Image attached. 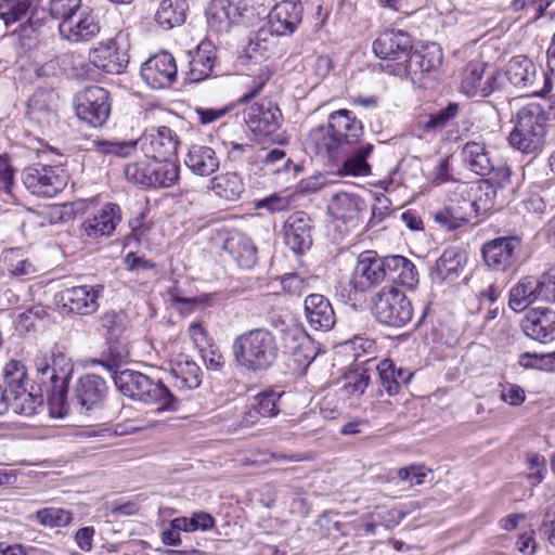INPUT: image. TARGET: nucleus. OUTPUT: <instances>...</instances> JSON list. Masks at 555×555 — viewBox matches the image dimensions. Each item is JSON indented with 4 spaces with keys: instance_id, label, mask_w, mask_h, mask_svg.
<instances>
[{
    "instance_id": "obj_48",
    "label": "nucleus",
    "mask_w": 555,
    "mask_h": 555,
    "mask_svg": "<svg viewBox=\"0 0 555 555\" xmlns=\"http://www.w3.org/2000/svg\"><path fill=\"white\" fill-rule=\"evenodd\" d=\"M498 190L490 181H482L477 190L475 198L470 199V215L482 216L496 206Z\"/></svg>"
},
{
    "instance_id": "obj_7",
    "label": "nucleus",
    "mask_w": 555,
    "mask_h": 555,
    "mask_svg": "<svg viewBox=\"0 0 555 555\" xmlns=\"http://www.w3.org/2000/svg\"><path fill=\"white\" fill-rule=\"evenodd\" d=\"M372 313L384 325L402 327L413 317V307L406 295L396 286H385L372 297Z\"/></svg>"
},
{
    "instance_id": "obj_22",
    "label": "nucleus",
    "mask_w": 555,
    "mask_h": 555,
    "mask_svg": "<svg viewBox=\"0 0 555 555\" xmlns=\"http://www.w3.org/2000/svg\"><path fill=\"white\" fill-rule=\"evenodd\" d=\"M411 50V37L403 30L387 29L373 42V51L377 57L396 63L404 61Z\"/></svg>"
},
{
    "instance_id": "obj_32",
    "label": "nucleus",
    "mask_w": 555,
    "mask_h": 555,
    "mask_svg": "<svg viewBox=\"0 0 555 555\" xmlns=\"http://www.w3.org/2000/svg\"><path fill=\"white\" fill-rule=\"evenodd\" d=\"M284 347L299 364L308 365L314 359L312 340L299 326L287 327L283 335Z\"/></svg>"
},
{
    "instance_id": "obj_26",
    "label": "nucleus",
    "mask_w": 555,
    "mask_h": 555,
    "mask_svg": "<svg viewBox=\"0 0 555 555\" xmlns=\"http://www.w3.org/2000/svg\"><path fill=\"white\" fill-rule=\"evenodd\" d=\"M222 240V248L229 253L242 268H251L257 261V248L253 241L237 230L219 234Z\"/></svg>"
},
{
    "instance_id": "obj_11",
    "label": "nucleus",
    "mask_w": 555,
    "mask_h": 555,
    "mask_svg": "<svg viewBox=\"0 0 555 555\" xmlns=\"http://www.w3.org/2000/svg\"><path fill=\"white\" fill-rule=\"evenodd\" d=\"M384 281H387L386 257H379L375 250L362 251L350 279L352 288L365 292Z\"/></svg>"
},
{
    "instance_id": "obj_25",
    "label": "nucleus",
    "mask_w": 555,
    "mask_h": 555,
    "mask_svg": "<svg viewBox=\"0 0 555 555\" xmlns=\"http://www.w3.org/2000/svg\"><path fill=\"white\" fill-rule=\"evenodd\" d=\"M524 333L539 343L555 339V311L550 309H532L521 322Z\"/></svg>"
},
{
    "instance_id": "obj_63",
    "label": "nucleus",
    "mask_w": 555,
    "mask_h": 555,
    "mask_svg": "<svg viewBox=\"0 0 555 555\" xmlns=\"http://www.w3.org/2000/svg\"><path fill=\"white\" fill-rule=\"evenodd\" d=\"M541 300L555 302V264L539 278Z\"/></svg>"
},
{
    "instance_id": "obj_9",
    "label": "nucleus",
    "mask_w": 555,
    "mask_h": 555,
    "mask_svg": "<svg viewBox=\"0 0 555 555\" xmlns=\"http://www.w3.org/2000/svg\"><path fill=\"white\" fill-rule=\"evenodd\" d=\"M507 80L519 89H529L533 94L544 95L552 89L551 80L543 70L527 56L512 57L505 66Z\"/></svg>"
},
{
    "instance_id": "obj_12",
    "label": "nucleus",
    "mask_w": 555,
    "mask_h": 555,
    "mask_svg": "<svg viewBox=\"0 0 555 555\" xmlns=\"http://www.w3.org/2000/svg\"><path fill=\"white\" fill-rule=\"evenodd\" d=\"M245 7L232 0H211L205 15L210 31L216 34H229L244 21Z\"/></svg>"
},
{
    "instance_id": "obj_33",
    "label": "nucleus",
    "mask_w": 555,
    "mask_h": 555,
    "mask_svg": "<svg viewBox=\"0 0 555 555\" xmlns=\"http://www.w3.org/2000/svg\"><path fill=\"white\" fill-rule=\"evenodd\" d=\"M373 151L371 143H361L353 145L350 152L341 154L336 160H343L341 167L337 172L339 176H367L371 167L367 163V157Z\"/></svg>"
},
{
    "instance_id": "obj_23",
    "label": "nucleus",
    "mask_w": 555,
    "mask_h": 555,
    "mask_svg": "<svg viewBox=\"0 0 555 555\" xmlns=\"http://www.w3.org/2000/svg\"><path fill=\"white\" fill-rule=\"evenodd\" d=\"M311 219L304 211L292 214L283 225L284 242L295 254H302L311 247Z\"/></svg>"
},
{
    "instance_id": "obj_16",
    "label": "nucleus",
    "mask_w": 555,
    "mask_h": 555,
    "mask_svg": "<svg viewBox=\"0 0 555 555\" xmlns=\"http://www.w3.org/2000/svg\"><path fill=\"white\" fill-rule=\"evenodd\" d=\"M178 67L175 57L167 51L151 56L141 67L142 79L153 89L167 88L176 81Z\"/></svg>"
},
{
    "instance_id": "obj_29",
    "label": "nucleus",
    "mask_w": 555,
    "mask_h": 555,
    "mask_svg": "<svg viewBox=\"0 0 555 555\" xmlns=\"http://www.w3.org/2000/svg\"><path fill=\"white\" fill-rule=\"evenodd\" d=\"M107 392L105 380L94 374L81 376L75 388V399L82 410L90 411L101 403Z\"/></svg>"
},
{
    "instance_id": "obj_44",
    "label": "nucleus",
    "mask_w": 555,
    "mask_h": 555,
    "mask_svg": "<svg viewBox=\"0 0 555 555\" xmlns=\"http://www.w3.org/2000/svg\"><path fill=\"white\" fill-rule=\"evenodd\" d=\"M62 377L57 382L51 384L49 404L52 415L63 417L67 413L66 395L68 378L73 372L72 363H65L61 367Z\"/></svg>"
},
{
    "instance_id": "obj_36",
    "label": "nucleus",
    "mask_w": 555,
    "mask_h": 555,
    "mask_svg": "<svg viewBox=\"0 0 555 555\" xmlns=\"http://www.w3.org/2000/svg\"><path fill=\"white\" fill-rule=\"evenodd\" d=\"M461 156L476 175L488 176L493 170V163L483 142L468 141L464 144Z\"/></svg>"
},
{
    "instance_id": "obj_64",
    "label": "nucleus",
    "mask_w": 555,
    "mask_h": 555,
    "mask_svg": "<svg viewBox=\"0 0 555 555\" xmlns=\"http://www.w3.org/2000/svg\"><path fill=\"white\" fill-rule=\"evenodd\" d=\"M511 9L514 12L525 11L526 15H530V20H538L543 11L544 7L542 0H513Z\"/></svg>"
},
{
    "instance_id": "obj_20",
    "label": "nucleus",
    "mask_w": 555,
    "mask_h": 555,
    "mask_svg": "<svg viewBox=\"0 0 555 555\" xmlns=\"http://www.w3.org/2000/svg\"><path fill=\"white\" fill-rule=\"evenodd\" d=\"M520 249V240L516 236H505L491 240L482 246V257L488 267L504 271L512 267Z\"/></svg>"
},
{
    "instance_id": "obj_31",
    "label": "nucleus",
    "mask_w": 555,
    "mask_h": 555,
    "mask_svg": "<svg viewBox=\"0 0 555 555\" xmlns=\"http://www.w3.org/2000/svg\"><path fill=\"white\" fill-rule=\"evenodd\" d=\"M189 70L186 77L191 82H198L211 75L216 62L212 44L202 41L195 51L189 52Z\"/></svg>"
},
{
    "instance_id": "obj_62",
    "label": "nucleus",
    "mask_w": 555,
    "mask_h": 555,
    "mask_svg": "<svg viewBox=\"0 0 555 555\" xmlns=\"http://www.w3.org/2000/svg\"><path fill=\"white\" fill-rule=\"evenodd\" d=\"M527 463L529 465V479L533 485H538L542 482L544 479V474L546 472L545 459L544 456L537 453H528L527 454Z\"/></svg>"
},
{
    "instance_id": "obj_14",
    "label": "nucleus",
    "mask_w": 555,
    "mask_h": 555,
    "mask_svg": "<svg viewBox=\"0 0 555 555\" xmlns=\"http://www.w3.org/2000/svg\"><path fill=\"white\" fill-rule=\"evenodd\" d=\"M103 292L102 284L67 287L60 293V302L70 312L90 315L98 311L99 299L103 296Z\"/></svg>"
},
{
    "instance_id": "obj_45",
    "label": "nucleus",
    "mask_w": 555,
    "mask_h": 555,
    "mask_svg": "<svg viewBox=\"0 0 555 555\" xmlns=\"http://www.w3.org/2000/svg\"><path fill=\"white\" fill-rule=\"evenodd\" d=\"M102 328L105 331L108 340L117 341L124 338L130 328V321L122 310H109L100 318Z\"/></svg>"
},
{
    "instance_id": "obj_61",
    "label": "nucleus",
    "mask_w": 555,
    "mask_h": 555,
    "mask_svg": "<svg viewBox=\"0 0 555 555\" xmlns=\"http://www.w3.org/2000/svg\"><path fill=\"white\" fill-rule=\"evenodd\" d=\"M289 206V198L278 194H272L255 202V208L267 209L269 212L284 211L287 210Z\"/></svg>"
},
{
    "instance_id": "obj_59",
    "label": "nucleus",
    "mask_w": 555,
    "mask_h": 555,
    "mask_svg": "<svg viewBox=\"0 0 555 555\" xmlns=\"http://www.w3.org/2000/svg\"><path fill=\"white\" fill-rule=\"evenodd\" d=\"M281 285L285 293L301 296L309 288V281L297 273H288L281 278Z\"/></svg>"
},
{
    "instance_id": "obj_17",
    "label": "nucleus",
    "mask_w": 555,
    "mask_h": 555,
    "mask_svg": "<svg viewBox=\"0 0 555 555\" xmlns=\"http://www.w3.org/2000/svg\"><path fill=\"white\" fill-rule=\"evenodd\" d=\"M244 120L258 137H271L282 124V113L271 101L256 102L248 106Z\"/></svg>"
},
{
    "instance_id": "obj_56",
    "label": "nucleus",
    "mask_w": 555,
    "mask_h": 555,
    "mask_svg": "<svg viewBox=\"0 0 555 555\" xmlns=\"http://www.w3.org/2000/svg\"><path fill=\"white\" fill-rule=\"evenodd\" d=\"M459 113V105L456 103H450L443 109L433 114L422 125L425 131H436L442 129L447 122L453 119Z\"/></svg>"
},
{
    "instance_id": "obj_39",
    "label": "nucleus",
    "mask_w": 555,
    "mask_h": 555,
    "mask_svg": "<svg viewBox=\"0 0 555 555\" xmlns=\"http://www.w3.org/2000/svg\"><path fill=\"white\" fill-rule=\"evenodd\" d=\"M50 93L37 91L28 101L29 119L42 129L51 128L57 120L54 108L48 102Z\"/></svg>"
},
{
    "instance_id": "obj_50",
    "label": "nucleus",
    "mask_w": 555,
    "mask_h": 555,
    "mask_svg": "<svg viewBox=\"0 0 555 555\" xmlns=\"http://www.w3.org/2000/svg\"><path fill=\"white\" fill-rule=\"evenodd\" d=\"M2 376L8 395L14 393V391L28 385L26 367L17 360H11L4 365Z\"/></svg>"
},
{
    "instance_id": "obj_34",
    "label": "nucleus",
    "mask_w": 555,
    "mask_h": 555,
    "mask_svg": "<svg viewBox=\"0 0 555 555\" xmlns=\"http://www.w3.org/2000/svg\"><path fill=\"white\" fill-rule=\"evenodd\" d=\"M185 165L193 173L208 177L218 170L220 162L211 147L193 144L188 151Z\"/></svg>"
},
{
    "instance_id": "obj_57",
    "label": "nucleus",
    "mask_w": 555,
    "mask_h": 555,
    "mask_svg": "<svg viewBox=\"0 0 555 555\" xmlns=\"http://www.w3.org/2000/svg\"><path fill=\"white\" fill-rule=\"evenodd\" d=\"M370 384V375L366 371L352 372L345 377L341 391L347 396H361Z\"/></svg>"
},
{
    "instance_id": "obj_8",
    "label": "nucleus",
    "mask_w": 555,
    "mask_h": 555,
    "mask_svg": "<svg viewBox=\"0 0 555 555\" xmlns=\"http://www.w3.org/2000/svg\"><path fill=\"white\" fill-rule=\"evenodd\" d=\"M65 169L59 166L33 165L23 172L25 188L38 197H53L67 185Z\"/></svg>"
},
{
    "instance_id": "obj_3",
    "label": "nucleus",
    "mask_w": 555,
    "mask_h": 555,
    "mask_svg": "<svg viewBox=\"0 0 555 555\" xmlns=\"http://www.w3.org/2000/svg\"><path fill=\"white\" fill-rule=\"evenodd\" d=\"M113 378L117 389L132 400L155 405L157 411L178 410L179 401L162 380L133 370L116 372Z\"/></svg>"
},
{
    "instance_id": "obj_53",
    "label": "nucleus",
    "mask_w": 555,
    "mask_h": 555,
    "mask_svg": "<svg viewBox=\"0 0 555 555\" xmlns=\"http://www.w3.org/2000/svg\"><path fill=\"white\" fill-rule=\"evenodd\" d=\"M259 152H264L263 156L259 155L262 163V169L272 173H279L282 170H288L292 162L286 157V153L283 150L275 147L270 151H264L261 149Z\"/></svg>"
},
{
    "instance_id": "obj_18",
    "label": "nucleus",
    "mask_w": 555,
    "mask_h": 555,
    "mask_svg": "<svg viewBox=\"0 0 555 555\" xmlns=\"http://www.w3.org/2000/svg\"><path fill=\"white\" fill-rule=\"evenodd\" d=\"M119 37L111 38L91 48L88 53L89 62L106 74H120L128 65L126 50L119 46Z\"/></svg>"
},
{
    "instance_id": "obj_4",
    "label": "nucleus",
    "mask_w": 555,
    "mask_h": 555,
    "mask_svg": "<svg viewBox=\"0 0 555 555\" xmlns=\"http://www.w3.org/2000/svg\"><path fill=\"white\" fill-rule=\"evenodd\" d=\"M144 156L147 158L172 160L178 149L176 133L168 127L162 126L146 130L139 139ZM138 141H99L98 150L103 154L127 157L135 151Z\"/></svg>"
},
{
    "instance_id": "obj_47",
    "label": "nucleus",
    "mask_w": 555,
    "mask_h": 555,
    "mask_svg": "<svg viewBox=\"0 0 555 555\" xmlns=\"http://www.w3.org/2000/svg\"><path fill=\"white\" fill-rule=\"evenodd\" d=\"M171 374L175 387L179 389H195L202 383L201 369L195 362H179L172 367Z\"/></svg>"
},
{
    "instance_id": "obj_51",
    "label": "nucleus",
    "mask_w": 555,
    "mask_h": 555,
    "mask_svg": "<svg viewBox=\"0 0 555 555\" xmlns=\"http://www.w3.org/2000/svg\"><path fill=\"white\" fill-rule=\"evenodd\" d=\"M65 363H70V361L63 354L53 356L52 365H50L47 357H39L35 361L37 373L41 377V383H46L44 377H47L50 384L57 382L62 377L61 367L65 365Z\"/></svg>"
},
{
    "instance_id": "obj_19",
    "label": "nucleus",
    "mask_w": 555,
    "mask_h": 555,
    "mask_svg": "<svg viewBox=\"0 0 555 555\" xmlns=\"http://www.w3.org/2000/svg\"><path fill=\"white\" fill-rule=\"evenodd\" d=\"M442 54L437 44L423 51H410L408 57L397 62L391 67V73L397 76L408 75L414 81L420 75L429 73L441 64Z\"/></svg>"
},
{
    "instance_id": "obj_49",
    "label": "nucleus",
    "mask_w": 555,
    "mask_h": 555,
    "mask_svg": "<svg viewBox=\"0 0 555 555\" xmlns=\"http://www.w3.org/2000/svg\"><path fill=\"white\" fill-rule=\"evenodd\" d=\"M463 266V256L454 249H448L436 261L434 273L441 280L456 278Z\"/></svg>"
},
{
    "instance_id": "obj_40",
    "label": "nucleus",
    "mask_w": 555,
    "mask_h": 555,
    "mask_svg": "<svg viewBox=\"0 0 555 555\" xmlns=\"http://www.w3.org/2000/svg\"><path fill=\"white\" fill-rule=\"evenodd\" d=\"M185 0H163L155 14V21L165 29L180 26L186 18Z\"/></svg>"
},
{
    "instance_id": "obj_35",
    "label": "nucleus",
    "mask_w": 555,
    "mask_h": 555,
    "mask_svg": "<svg viewBox=\"0 0 555 555\" xmlns=\"http://www.w3.org/2000/svg\"><path fill=\"white\" fill-rule=\"evenodd\" d=\"M387 281L399 283L409 288L415 287L418 273L414 263L400 255L386 257Z\"/></svg>"
},
{
    "instance_id": "obj_30",
    "label": "nucleus",
    "mask_w": 555,
    "mask_h": 555,
    "mask_svg": "<svg viewBox=\"0 0 555 555\" xmlns=\"http://www.w3.org/2000/svg\"><path fill=\"white\" fill-rule=\"evenodd\" d=\"M470 199L450 201L443 207L433 212L436 223L447 230H457L465 227L470 219Z\"/></svg>"
},
{
    "instance_id": "obj_5",
    "label": "nucleus",
    "mask_w": 555,
    "mask_h": 555,
    "mask_svg": "<svg viewBox=\"0 0 555 555\" xmlns=\"http://www.w3.org/2000/svg\"><path fill=\"white\" fill-rule=\"evenodd\" d=\"M512 121L514 128L508 141L514 149L527 154L537 153L543 149L548 117L541 104L532 102L520 107Z\"/></svg>"
},
{
    "instance_id": "obj_55",
    "label": "nucleus",
    "mask_w": 555,
    "mask_h": 555,
    "mask_svg": "<svg viewBox=\"0 0 555 555\" xmlns=\"http://www.w3.org/2000/svg\"><path fill=\"white\" fill-rule=\"evenodd\" d=\"M555 363V352L531 353L525 352L519 357V364L525 369L550 371Z\"/></svg>"
},
{
    "instance_id": "obj_2",
    "label": "nucleus",
    "mask_w": 555,
    "mask_h": 555,
    "mask_svg": "<svg viewBox=\"0 0 555 555\" xmlns=\"http://www.w3.org/2000/svg\"><path fill=\"white\" fill-rule=\"evenodd\" d=\"M232 353L240 369L258 373L268 370L275 363L279 357V346L271 331L254 328L234 338Z\"/></svg>"
},
{
    "instance_id": "obj_38",
    "label": "nucleus",
    "mask_w": 555,
    "mask_h": 555,
    "mask_svg": "<svg viewBox=\"0 0 555 555\" xmlns=\"http://www.w3.org/2000/svg\"><path fill=\"white\" fill-rule=\"evenodd\" d=\"M2 269L12 278L24 279L37 273L35 263L22 248H9L2 254Z\"/></svg>"
},
{
    "instance_id": "obj_58",
    "label": "nucleus",
    "mask_w": 555,
    "mask_h": 555,
    "mask_svg": "<svg viewBox=\"0 0 555 555\" xmlns=\"http://www.w3.org/2000/svg\"><path fill=\"white\" fill-rule=\"evenodd\" d=\"M31 5L30 0H18L12 3L8 10L2 11L0 13V17L4 22L5 26H11L12 24L22 21L26 17Z\"/></svg>"
},
{
    "instance_id": "obj_28",
    "label": "nucleus",
    "mask_w": 555,
    "mask_h": 555,
    "mask_svg": "<svg viewBox=\"0 0 555 555\" xmlns=\"http://www.w3.org/2000/svg\"><path fill=\"white\" fill-rule=\"evenodd\" d=\"M305 314L309 325L314 330L328 331L336 322L331 302L321 294H311L306 297Z\"/></svg>"
},
{
    "instance_id": "obj_37",
    "label": "nucleus",
    "mask_w": 555,
    "mask_h": 555,
    "mask_svg": "<svg viewBox=\"0 0 555 555\" xmlns=\"http://www.w3.org/2000/svg\"><path fill=\"white\" fill-rule=\"evenodd\" d=\"M539 279L534 276L520 279L509 292V308L514 311H521L533 301L541 300V292H539Z\"/></svg>"
},
{
    "instance_id": "obj_46",
    "label": "nucleus",
    "mask_w": 555,
    "mask_h": 555,
    "mask_svg": "<svg viewBox=\"0 0 555 555\" xmlns=\"http://www.w3.org/2000/svg\"><path fill=\"white\" fill-rule=\"evenodd\" d=\"M274 40L272 34L264 28L259 29L245 47V54L255 62L267 60L272 53Z\"/></svg>"
},
{
    "instance_id": "obj_52",
    "label": "nucleus",
    "mask_w": 555,
    "mask_h": 555,
    "mask_svg": "<svg viewBox=\"0 0 555 555\" xmlns=\"http://www.w3.org/2000/svg\"><path fill=\"white\" fill-rule=\"evenodd\" d=\"M35 517L40 525L50 528L66 527L73 521V514L61 507H44L38 509Z\"/></svg>"
},
{
    "instance_id": "obj_27",
    "label": "nucleus",
    "mask_w": 555,
    "mask_h": 555,
    "mask_svg": "<svg viewBox=\"0 0 555 555\" xmlns=\"http://www.w3.org/2000/svg\"><path fill=\"white\" fill-rule=\"evenodd\" d=\"M364 209V201L357 194L348 192L335 194L327 205V210L334 219L351 228L359 223L360 214Z\"/></svg>"
},
{
    "instance_id": "obj_1",
    "label": "nucleus",
    "mask_w": 555,
    "mask_h": 555,
    "mask_svg": "<svg viewBox=\"0 0 555 555\" xmlns=\"http://www.w3.org/2000/svg\"><path fill=\"white\" fill-rule=\"evenodd\" d=\"M362 122L353 113L339 109L330 115L327 126H319L309 132L306 147L315 155L337 160L341 154L350 152L353 145L362 143Z\"/></svg>"
},
{
    "instance_id": "obj_21",
    "label": "nucleus",
    "mask_w": 555,
    "mask_h": 555,
    "mask_svg": "<svg viewBox=\"0 0 555 555\" xmlns=\"http://www.w3.org/2000/svg\"><path fill=\"white\" fill-rule=\"evenodd\" d=\"M302 11L300 1L286 0L275 4L268 15V30L276 36L293 34L301 22Z\"/></svg>"
},
{
    "instance_id": "obj_41",
    "label": "nucleus",
    "mask_w": 555,
    "mask_h": 555,
    "mask_svg": "<svg viewBox=\"0 0 555 555\" xmlns=\"http://www.w3.org/2000/svg\"><path fill=\"white\" fill-rule=\"evenodd\" d=\"M210 189L215 194L227 201H238L244 191L245 184L241 176L235 172H225L214 177L210 180Z\"/></svg>"
},
{
    "instance_id": "obj_24",
    "label": "nucleus",
    "mask_w": 555,
    "mask_h": 555,
    "mask_svg": "<svg viewBox=\"0 0 555 555\" xmlns=\"http://www.w3.org/2000/svg\"><path fill=\"white\" fill-rule=\"evenodd\" d=\"M120 220L119 206L114 203H106L85 219L81 230L86 236L95 240L111 235Z\"/></svg>"
},
{
    "instance_id": "obj_10",
    "label": "nucleus",
    "mask_w": 555,
    "mask_h": 555,
    "mask_svg": "<svg viewBox=\"0 0 555 555\" xmlns=\"http://www.w3.org/2000/svg\"><path fill=\"white\" fill-rule=\"evenodd\" d=\"M76 115L88 125L102 127L109 117V92L99 86H91L76 96Z\"/></svg>"
},
{
    "instance_id": "obj_6",
    "label": "nucleus",
    "mask_w": 555,
    "mask_h": 555,
    "mask_svg": "<svg viewBox=\"0 0 555 555\" xmlns=\"http://www.w3.org/2000/svg\"><path fill=\"white\" fill-rule=\"evenodd\" d=\"M180 167L176 160L143 158L125 167L126 178L145 188H170L179 179Z\"/></svg>"
},
{
    "instance_id": "obj_15",
    "label": "nucleus",
    "mask_w": 555,
    "mask_h": 555,
    "mask_svg": "<svg viewBox=\"0 0 555 555\" xmlns=\"http://www.w3.org/2000/svg\"><path fill=\"white\" fill-rule=\"evenodd\" d=\"M57 28L63 39L73 43H80L95 38L101 26L92 12L78 10L61 20Z\"/></svg>"
},
{
    "instance_id": "obj_13",
    "label": "nucleus",
    "mask_w": 555,
    "mask_h": 555,
    "mask_svg": "<svg viewBox=\"0 0 555 555\" xmlns=\"http://www.w3.org/2000/svg\"><path fill=\"white\" fill-rule=\"evenodd\" d=\"M500 74L482 61H472L463 69L461 90L468 96H488L499 88Z\"/></svg>"
},
{
    "instance_id": "obj_54",
    "label": "nucleus",
    "mask_w": 555,
    "mask_h": 555,
    "mask_svg": "<svg viewBox=\"0 0 555 555\" xmlns=\"http://www.w3.org/2000/svg\"><path fill=\"white\" fill-rule=\"evenodd\" d=\"M280 398V392L267 390L255 396L253 399V404L262 417H271L278 415L280 411L278 406Z\"/></svg>"
},
{
    "instance_id": "obj_60",
    "label": "nucleus",
    "mask_w": 555,
    "mask_h": 555,
    "mask_svg": "<svg viewBox=\"0 0 555 555\" xmlns=\"http://www.w3.org/2000/svg\"><path fill=\"white\" fill-rule=\"evenodd\" d=\"M81 0H50V14L55 20H63L80 10Z\"/></svg>"
},
{
    "instance_id": "obj_42",
    "label": "nucleus",
    "mask_w": 555,
    "mask_h": 555,
    "mask_svg": "<svg viewBox=\"0 0 555 555\" xmlns=\"http://www.w3.org/2000/svg\"><path fill=\"white\" fill-rule=\"evenodd\" d=\"M382 388L389 395L393 396L399 392L400 386L409 382L412 374L402 369H396L391 360L385 359L377 365Z\"/></svg>"
},
{
    "instance_id": "obj_43",
    "label": "nucleus",
    "mask_w": 555,
    "mask_h": 555,
    "mask_svg": "<svg viewBox=\"0 0 555 555\" xmlns=\"http://www.w3.org/2000/svg\"><path fill=\"white\" fill-rule=\"evenodd\" d=\"M27 386L28 385L14 391V393H9L8 403L9 409L14 413L30 416L37 413L38 409L41 408L43 398L41 395L35 393L33 389L29 390Z\"/></svg>"
}]
</instances>
